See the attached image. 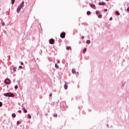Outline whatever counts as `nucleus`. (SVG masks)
<instances>
[{
    "label": "nucleus",
    "mask_w": 129,
    "mask_h": 129,
    "mask_svg": "<svg viewBox=\"0 0 129 129\" xmlns=\"http://www.w3.org/2000/svg\"><path fill=\"white\" fill-rule=\"evenodd\" d=\"M67 50H71V47H70V46L67 47Z\"/></svg>",
    "instance_id": "nucleus-15"
},
{
    "label": "nucleus",
    "mask_w": 129,
    "mask_h": 129,
    "mask_svg": "<svg viewBox=\"0 0 129 129\" xmlns=\"http://www.w3.org/2000/svg\"><path fill=\"white\" fill-rule=\"evenodd\" d=\"M22 68H23V67H22V66H19V69H22Z\"/></svg>",
    "instance_id": "nucleus-29"
},
{
    "label": "nucleus",
    "mask_w": 129,
    "mask_h": 129,
    "mask_svg": "<svg viewBox=\"0 0 129 129\" xmlns=\"http://www.w3.org/2000/svg\"><path fill=\"white\" fill-rule=\"evenodd\" d=\"M106 1H108V0H106Z\"/></svg>",
    "instance_id": "nucleus-36"
},
{
    "label": "nucleus",
    "mask_w": 129,
    "mask_h": 129,
    "mask_svg": "<svg viewBox=\"0 0 129 129\" xmlns=\"http://www.w3.org/2000/svg\"><path fill=\"white\" fill-rule=\"evenodd\" d=\"M87 50V48H85L84 49L83 51V53H86V50Z\"/></svg>",
    "instance_id": "nucleus-11"
},
{
    "label": "nucleus",
    "mask_w": 129,
    "mask_h": 129,
    "mask_svg": "<svg viewBox=\"0 0 129 129\" xmlns=\"http://www.w3.org/2000/svg\"><path fill=\"white\" fill-rule=\"evenodd\" d=\"M102 17V16L101 15H98V18H99V19H101Z\"/></svg>",
    "instance_id": "nucleus-19"
},
{
    "label": "nucleus",
    "mask_w": 129,
    "mask_h": 129,
    "mask_svg": "<svg viewBox=\"0 0 129 129\" xmlns=\"http://www.w3.org/2000/svg\"><path fill=\"white\" fill-rule=\"evenodd\" d=\"M12 117H16V115L15 113H13L12 114Z\"/></svg>",
    "instance_id": "nucleus-13"
},
{
    "label": "nucleus",
    "mask_w": 129,
    "mask_h": 129,
    "mask_svg": "<svg viewBox=\"0 0 129 129\" xmlns=\"http://www.w3.org/2000/svg\"><path fill=\"white\" fill-rule=\"evenodd\" d=\"M28 118H29V119H31V114H28Z\"/></svg>",
    "instance_id": "nucleus-14"
},
{
    "label": "nucleus",
    "mask_w": 129,
    "mask_h": 129,
    "mask_svg": "<svg viewBox=\"0 0 129 129\" xmlns=\"http://www.w3.org/2000/svg\"><path fill=\"white\" fill-rule=\"evenodd\" d=\"M64 89L68 88V83H66L64 86Z\"/></svg>",
    "instance_id": "nucleus-6"
},
{
    "label": "nucleus",
    "mask_w": 129,
    "mask_h": 129,
    "mask_svg": "<svg viewBox=\"0 0 129 129\" xmlns=\"http://www.w3.org/2000/svg\"><path fill=\"white\" fill-rule=\"evenodd\" d=\"M72 73H75V70H72Z\"/></svg>",
    "instance_id": "nucleus-23"
},
{
    "label": "nucleus",
    "mask_w": 129,
    "mask_h": 129,
    "mask_svg": "<svg viewBox=\"0 0 129 129\" xmlns=\"http://www.w3.org/2000/svg\"><path fill=\"white\" fill-rule=\"evenodd\" d=\"M18 112H19V113H22V111H21V110H19V111H18Z\"/></svg>",
    "instance_id": "nucleus-30"
},
{
    "label": "nucleus",
    "mask_w": 129,
    "mask_h": 129,
    "mask_svg": "<svg viewBox=\"0 0 129 129\" xmlns=\"http://www.w3.org/2000/svg\"><path fill=\"white\" fill-rule=\"evenodd\" d=\"M21 65H24V63L23 62H21Z\"/></svg>",
    "instance_id": "nucleus-33"
},
{
    "label": "nucleus",
    "mask_w": 129,
    "mask_h": 129,
    "mask_svg": "<svg viewBox=\"0 0 129 129\" xmlns=\"http://www.w3.org/2000/svg\"><path fill=\"white\" fill-rule=\"evenodd\" d=\"M24 4H25V2H22L21 5L19 6V7L17 8V13H20L21 11V8L24 7Z\"/></svg>",
    "instance_id": "nucleus-1"
},
{
    "label": "nucleus",
    "mask_w": 129,
    "mask_h": 129,
    "mask_svg": "<svg viewBox=\"0 0 129 129\" xmlns=\"http://www.w3.org/2000/svg\"><path fill=\"white\" fill-rule=\"evenodd\" d=\"M127 11L129 12V7L127 9Z\"/></svg>",
    "instance_id": "nucleus-32"
},
{
    "label": "nucleus",
    "mask_w": 129,
    "mask_h": 129,
    "mask_svg": "<svg viewBox=\"0 0 129 129\" xmlns=\"http://www.w3.org/2000/svg\"><path fill=\"white\" fill-rule=\"evenodd\" d=\"M115 14H116V15H117V16H119V12H118V11H116V12H115Z\"/></svg>",
    "instance_id": "nucleus-12"
},
{
    "label": "nucleus",
    "mask_w": 129,
    "mask_h": 129,
    "mask_svg": "<svg viewBox=\"0 0 129 129\" xmlns=\"http://www.w3.org/2000/svg\"><path fill=\"white\" fill-rule=\"evenodd\" d=\"M54 42H55V40H54L53 38H51L49 40V44H51V45H53Z\"/></svg>",
    "instance_id": "nucleus-5"
},
{
    "label": "nucleus",
    "mask_w": 129,
    "mask_h": 129,
    "mask_svg": "<svg viewBox=\"0 0 129 129\" xmlns=\"http://www.w3.org/2000/svg\"><path fill=\"white\" fill-rule=\"evenodd\" d=\"M99 6H104V5H105V3H104V2H99Z\"/></svg>",
    "instance_id": "nucleus-7"
},
{
    "label": "nucleus",
    "mask_w": 129,
    "mask_h": 129,
    "mask_svg": "<svg viewBox=\"0 0 129 129\" xmlns=\"http://www.w3.org/2000/svg\"><path fill=\"white\" fill-rule=\"evenodd\" d=\"M2 24V26H5V22H3Z\"/></svg>",
    "instance_id": "nucleus-25"
},
{
    "label": "nucleus",
    "mask_w": 129,
    "mask_h": 129,
    "mask_svg": "<svg viewBox=\"0 0 129 129\" xmlns=\"http://www.w3.org/2000/svg\"><path fill=\"white\" fill-rule=\"evenodd\" d=\"M53 116L54 117H57V114H54Z\"/></svg>",
    "instance_id": "nucleus-24"
},
{
    "label": "nucleus",
    "mask_w": 129,
    "mask_h": 129,
    "mask_svg": "<svg viewBox=\"0 0 129 129\" xmlns=\"http://www.w3.org/2000/svg\"><path fill=\"white\" fill-rule=\"evenodd\" d=\"M23 109H24L25 113H27V112H28L27 109H25V107L23 108Z\"/></svg>",
    "instance_id": "nucleus-10"
},
{
    "label": "nucleus",
    "mask_w": 129,
    "mask_h": 129,
    "mask_svg": "<svg viewBox=\"0 0 129 129\" xmlns=\"http://www.w3.org/2000/svg\"><path fill=\"white\" fill-rule=\"evenodd\" d=\"M15 89H18V86H15Z\"/></svg>",
    "instance_id": "nucleus-26"
},
{
    "label": "nucleus",
    "mask_w": 129,
    "mask_h": 129,
    "mask_svg": "<svg viewBox=\"0 0 129 129\" xmlns=\"http://www.w3.org/2000/svg\"><path fill=\"white\" fill-rule=\"evenodd\" d=\"M109 20L110 21H112V17L110 18Z\"/></svg>",
    "instance_id": "nucleus-31"
},
{
    "label": "nucleus",
    "mask_w": 129,
    "mask_h": 129,
    "mask_svg": "<svg viewBox=\"0 0 129 129\" xmlns=\"http://www.w3.org/2000/svg\"><path fill=\"white\" fill-rule=\"evenodd\" d=\"M82 39H84V36H82Z\"/></svg>",
    "instance_id": "nucleus-35"
},
{
    "label": "nucleus",
    "mask_w": 129,
    "mask_h": 129,
    "mask_svg": "<svg viewBox=\"0 0 129 129\" xmlns=\"http://www.w3.org/2000/svg\"><path fill=\"white\" fill-rule=\"evenodd\" d=\"M2 106H3V103L0 102V107H2Z\"/></svg>",
    "instance_id": "nucleus-21"
},
{
    "label": "nucleus",
    "mask_w": 129,
    "mask_h": 129,
    "mask_svg": "<svg viewBox=\"0 0 129 129\" xmlns=\"http://www.w3.org/2000/svg\"><path fill=\"white\" fill-rule=\"evenodd\" d=\"M16 70H17V68H16V67L13 68V71L14 72H16Z\"/></svg>",
    "instance_id": "nucleus-16"
},
{
    "label": "nucleus",
    "mask_w": 129,
    "mask_h": 129,
    "mask_svg": "<svg viewBox=\"0 0 129 129\" xmlns=\"http://www.w3.org/2000/svg\"><path fill=\"white\" fill-rule=\"evenodd\" d=\"M104 12H107V9H104Z\"/></svg>",
    "instance_id": "nucleus-28"
},
{
    "label": "nucleus",
    "mask_w": 129,
    "mask_h": 129,
    "mask_svg": "<svg viewBox=\"0 0 129 129\" xmlns=\"http://www.w3.org/2000/svg\"><path fill=\"white\" fill-rule=\"evenodd\" d=\"M4 96H7L8 97H14V96H15V95L11 93H8L4 94Z\"/></svg>",
    "instance_id": "nucleus-2"
},
{
    "label": "nucleus",
    "mask_w": 129,
    "mask_h": 129,
    "mask_svg": "<svg viewBox=\"0 0 129 129\" xmlns=\"http://www.w3.org/2000/svg\"><path fill=\"white\" fill-rule=\"evenodd\" d=\"M5 83H6V84H11V80L9 79H6L5 80Z\"/></svg>",
    "instance_id": "nucleus-3"
},
{
    "label": "nucleus",
    "mask_w": 129,
    "mask_h": 129,
    "mask_svg": "<svg viewBox=\"0 0 129 129\" xmlns=\"http://www.w3.org/2000/svg\"><path fill=\"white\" fill-rule=\"evenodd\" d=\"M20 123H21V122H20V121H18L17 124H20Z\"/></svg>",
    "instance_id": "nucleus-27"
},
{
    "label": "nucleus",
    "mask_w": 129,
    "mask_h": 129,
    "mask_svg": "<svg viewBox=\"0 0 129 129\" xmlns=\"http://www.w3.org/2000/svg\"><path fill=\"white\" fill-rule=\"evenodd\" d=\"M86 43H87V44H90V40H87V41H86Z\"/></svg>",
    "instance_id": "nucleus-17"
},
{
    "label": "nucleus",
    "mask_w": 129,
    "mask_h": 129,
    "mask_svg": "<svg viewBox=\"0 0 129 129\" xmlns=\"http://www.w3.org/2000/svg\"><path fill=\"white\" fill-rule=\"evenodd\" d=\"M90 14H91V13L90 12V11H88L87 12V15H90Z\"/></svg>",
    "instance_id": "nucleus-18"
},
{
    "label": "nucleus",
    "mask_w": 129,
    "mask_h": 129,
    "mask_svg": "<svg viewBox=\"0 0 129 129\" xmlns=\"http://www.w3.org/2000/svg\"><path fill=\"white\" fill-rule=\"evenodd\" d=\"M49 96H50V97H51V96H52V94H50L49 95Z\"/></svg>",
    "instance_id": "nucleus-34"
},
{
    "label": "nucleus",
    "mask_w": 129,
    "mask_h": 129,
    "mask_svg": "<svg viewBox=\"0 0 129 129\" xmlns=\"http://www.w3.org/2000/svg\"><path fill=\"white\" fill-rule=\"evenodd\" d=\"M96 15H99V11H96Z\"/></svg>",
    "instance_id": "nucleus-22"
},
{
    "label": "nucleus",
    "mask_w": 129,
    "mask_h": 129,
    "mask_svg": "<svg viewBox=\"0 0 129 129\" xmlns=\"http://www.w3.org/2000/svg\"><path fill=\"white\" fill-rule=\"evenodd\" d=\"M55 68H56V69H59V66H58V64H57V63H55Z\"/></svg>",
    "instance_id": "nucleus-9"
},
{
    "label": "nucleus",
    "mask_w": 129,
    "mask_h": 129,
    "mask_svg": "<svg viewBox=\"0 0 129 129\" xmlns=\"http://www.w3.org/2000/svg\"><path fill=\"white\" fill-rule=\"evenodd\" d=\"M15 0H12V5H14V4H15Z\"/></svg>",
    "instance_id": "nucleus-20"
},
{
    "label": "nucleus",
    "mask_w": 129,
    "mask_h": 129,
    "mask_svg": "<svg viewBox=\"0 0 129 129\" xmlns=\"http://www.w3.org/2000/svg\"><path fill=\"white\" fill-rule=\"evenodd\" d=\"M65 36H66V33H65V32H62L60 34V38H61V39H64V38H65Z\"/></svg>",
    "instance_id": "nucleus-4"
},
{
    "label": "nucleus",
    "mask_w": 129,
    "mask_h": 129,
    "mask_svg": "<svg viewBox=\"0 0 129 129\" xmlns=\"http://www.w3.org/2000/svg\"><path fill=\"white\" fill-rule=\"evenodd\" d=\"M91 8H92L93 9H94L95 8V5L94 4H91L90 5Z\"/></svg>",
    "instance_id": "nucleus-8"
}]
</instances>
